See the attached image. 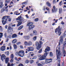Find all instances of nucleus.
<instances>
[{
	"label": "nucleus",
	"mask_w": 66,
	"mask_h": 66,
	"mask_svg": "<svg viewBox=\"0 0 66 66\" xmlns=\"http://www.w3.org/2000/svg\"><path fill=\"white\" fill-rule=\"evenodd\" d=\"M10 0H6L5 1V3L7 4V3H10Z\"/></svg>",
	"instance_id": "a878e982"
},
{
	"label": "nucleus",
	"mask_w": 66,
	"mask_h": 66,
	"mask_svg": "<svg viewBox=\"0 0 66 66\" xmlns=\"http://www.w3.org/2000/svg\"><path fill=\"white\" fill-rule=\"evenodd\" d=\"M45 61L46 64H48L52 62V59H45Z\"/></svg>",
	"instance_id": "9b49d317"
},
{
	"label": "nucleus",
	"mask_w": 66,
	"mask_h": 66,
	"mask_svg": "<svg viewBox=\"0 0 66 66\" xmlns=\"http://www.w3.org/2000/svg\"><path fill=\"white\" fill-rule=\"evenodd\" d=\"M3 6V2H2L1 1H0V7H1V8H2Z\"/></svg>",
	"instance_id": "a211bd4d"
},
{
	"label": "nucleus",
	"mask_w": 66,
	"mask_h": 66,
	"mask_svg": "<svg viewBox=\"0 0 66 66\" xmlns=\"http://www.w3.org/2000/svg\"><path fill=\"white\" fill-rule=\"evenodd\" d=\"M13 1H14V0H12V1H11V2L10 3V5H11L12 3V4H13Z\"/></svg>",
	"instance_id": "3c124183"
},
{
	"label": "nucleus",
	"mask_w": 66,
	"mask_h": 66,
	"mask_svg": "<svg viewBox=\"0 0 66 66\" xmlns=\"http://www.w3.org/2000/svg\"><path fill=\"white\" fill-rule=\"evenodd\" d=\"M19 66H24L23 64H20L19 65Z\"/></svg>",
	"instance_id": "5fc2aeb1"
},
{
	"label": "nucleus",
	"mask_w": 66,
	"mask_h": 66,
	"mask_svg": "<svg viewBox=\"0 0 66 66\" xmlns=\"http://www.w3.org/2000/svg\"><path fill=\"white\" fill-rule=\"evenodd\" d=\"M10 17V16H5L3 17L2 18V23L3 25L7 23V19H9Z\"/></svg>",
	"instance_id": "f03ea898"
},
{
	"label": "nucleus",
	"mask_w": 66,
	"mask_h": 66,
	"mask_svg": "<svg viewBox=\"0 0 66 66\" xmlns=\"http://www.w3.org/2000/svg\"><path fill=\"white\" fill-rule=\"evenodd\" d=\"M38 20L39 19L38 18H36V19H35V21L36 22V21H38Z\"/></svg>",
	"instance_id": "58836bf2"
},
{
	"label": "nucleus",
	"mask_w": 66,
	"mask_h": 66,
	"mask_svg": "<svg viewBox=\"0 0 66 66\" xmlns=\"http://www.w3.org/2000/svg\"><path fill=\"white\" fill-rule=\"evenodd\" d=\"M7 66H11V64H10V63H9L8 64Z\"/></svg>",
	"instance_id": "774afa93"
},
{
	"label": "nucleus",
	"mask_w": 66,
	"mask_h": 66,
	"mask_svg": "<svg viewBox=\"0 0 66 66\" xmlns=\"http://www.w3.org/2000/svg\"><path fill=\"white\" fill-rule=\"evenodd\" d=\"M64 41L63 40V36H61L60 37V39L59 40V46H60L61 45V44H63Z\"/></svg>",
	"instance_id": "9d476101"
},
{
	"label": "nucleus",
	"mask_w": 66,
	"mask_h": 66,
	"mask_svg": "<svg viewBox=\"0 0 66 66\" xmlns=\"http://www.w3.org/2000/svg\"><path fill=\"white\" fill-rule=\"evenodd\" d=\"M32 45V43L31 41H29L28 43V45L29 46H31Z\"/></svg>",
	"instance_id": "393cba45"
},
{
	"label": "nucleus",
	"mask_w": 66,
	"mask_h": 66,
	"mask_svg": "<svg viewBox=\"0 0 66 66\" xmlns=\"http://www.w3.org/2000/svg\"><path fill=\"white\" fill-rule=\"evenodd\" d=\"M33 23L31 22H29L27 24V26L29 27V30H32V29L35 27V26L33 25Z\"/></svg>",
	"instance_id": "423d86ee"
},
{
	"label": "nucleus",
	"mask_w": 66,
	"mask_h": 66,
	"mask_svg": "<svg viewBox=\"0 0 66 66\" xmlns=\"http://www.w3.org/2000/svg\"><path fill=\"white\" fill-rule=\"evenodd\" d=\"M1 51H4L5 50V46H3L0 48Z\"/></svg>",
	"instance_id": "2eb2a0df"
},
{
	"label": "nucleus",
	"mask_w": 66,
	"mask_h": 66,
	"mask_svg": "<svg viewBox=\"0 0 66 66\" xmlns=\"http://www.w3.org/2000/svg\"><path fill=\"white\" fill-rule=\"evenodd\" d=\"M63 10L62 8H60L59 9V14H61L62 13Z\"/></svg>",
	"instance_id": "6ab92c4d"
},
{
	"label": "nucleus",
	"mask_w": 66,
	"mask_h": 66,
	"mask_svg": "<svg viewBox=\"0 0 66 66\" xmlns=\"http://www.w3.org/2000/svg\"><path fill=\"white\" fill-rule=\"evenodd\" d=\"M10 62L11 63H13V59H11Z\"/></svg>",
	"instance_id": "6e6d98bb"
},
{
	"label": "nucleus",
	"mask_w": 66,
	"mask_h": 66,
	"mask_svg": "<svg viewBox=\"0 0 66 66\" xmlns=\"http://www.w3.org/2000/svg\"><path fill=\"white\" fill-rule=\"evenodd\" d=\"M50 47L47 46L46 47V48H45V49L44 52H47V51H50Z\"/></svg>",
	"instance_id": "ddd939ff"
},
{
	"label": "nucleus",
	"mask_w": 66,
	"mask_h": 66,
	"mask_svg": "<svg viewBox=\"0 0 66 66\" xmlns=\"http://www.w3.org/2000/svg\"><path fill=\"white\" fill-rule=\"evenodd\" d=\"M1 59L2 61H4V59L5 60V63L6 64L8 63L9 62V57H7L6 58V56H5V55L4 54L2 55L1 56Z\"/></svg>",
	"instance_id": "7ed1b4c3"
},
{
	"label": "nucleus",
	"mask_w": 66,
	"mask_h": 66,
	"mask_svg": "<svg viewBox=\"0 0 66 66\" xmlns=\"http://www.w3.org/2000/svg\"><path fill=\"white\" fill-rule=\"evenodd\" d=\"M5 54L7 55H9V51H7L6 52H5Z\"/></svg>",
	"instance_id": "c756f323"
},
{
	"label": "nucleus",
	"mask_w": 66,
	"mask_h": 66,
	"mask_svg": "<svg viewBox=\"0 0 66 66\" xmlns=\"http://www.w3.org/2000/svg\"><path fill=\"white\" fill-rule=\"evenodd\" d=\"M13 47L14 49H17V45L16 44H14L13 45Z\"/></svg>",
	"instance_id": "473e14b6"
},
{
	"label": "nucleus",
	"mask_w": 66,
	"mask_h": 66,
	"mask_svg": "<svg viewBox=\"0 0 66 66\" xmlns=\"http://www.w3.org/2000/svg\"><path fill=\"white\" fill-rule=\"evenodd\" d=\"M16 54L17 55H18L20 57H23L24 56V52L23 50L20 51L19 52H16Z\"/></svg>",
	"instance_id": "0eeeda50"
},
{
	"label": "nucleus",
	"mask_w": 66,
	"mask_h": 66,
	"mask_svg": "<svg viewBox=\"0 0 66 66\" xmlns=\"http://www.w3.org/2000/svg\"><path fill=\"white\" fill-rule=\"evenodd\" d=\"M37 39V36H35L33 38V40H34V41L36 40Z\"/></svg>",
	"instance_id": "bb28decb"
},
{
	"label": "nucleus",
	"mask_w": 66,
	"mask_h": 66,
	"mask_svg": "<svg viewBox=\"0 0 66 66\" xmlns=\"http://www.w3.org/2000/svg\"><path fill=\"white\" fill-rule=\"evenodd\" d=\"M29 61L28 60H26L25 61V63H26V64H28L29 63Z\"/></svg>",
	"instance_id": "4c0bfd02"
},
{
	"label": "nucleus",
	"mask_w": 66,
	"mask_h": 66,
	"mask_svg": "<svg viewBox=\"0 0 66 66\" xmlns=\"http://www.w3.org/2000/svg\"><path fill=\"white\" fill-rule=\"evenodd\" d=\"M66 44V40L64 42V43H63V46H65Z\"/></svg>",
	"instance_id": "a18cd8bd"
},
{
	"label": "nucleus",
	"mask_w": 66,
	"mask_h": 66,
	"mask_svg": "<svg viewBox=\"0 0 66 66\" xmlns=\"http://www.w3.org/2000/svg\"><path fill=\"white\" fill-rule=\"evenodd\" d=\"M50 56H53V54L52 52H50Z\"/></svg>",
	"instance_id": "cd10ccee"
},
{
	"label": "nucleus",
	"mask_w": 66,
	"mask_h": 66,
	"mask_svg": "<svg viewBox=\"0 0 66 66\" xmlns=\"http://www.w3.org/2000/svg\"><path fill=\"white\" fill-rule=\"evenodd\" d=\"M3 41H2V42L0 43V45H2L3 44Z\"/></svg>",
	"instance_id": "603ef678"
},
{
	"label": "nucleus",
	"mask_w": 66,
	"mask_h": 66,
	"mask_svg": "<svg viewBox=\"0 0 66 66\" xmlns=\"http://www.w3.org/2000/svg\"><path fill=\"white\" fill-rule=\"evenodd\" d=\"M5 29H7V25H6L5 26Z\"/></svg>",
	"instance_id": "052dcab7"
},
{
	"label": "nucleus",
	"mask_w": 66,
	"mask_h": 66,
	"mask_svg": "<svg viewBox=\"0 0 66 66\" xmlns=\"http://www.w3.org/2000/svg\"><path fill=\"white\" fill-rule=\"evenodd\" d=\"M61 24H64V22H63V21H61Z\"/></svg>",
	"instance_id": "4d7b16f0"
},
{
	"label": "nucleus",
	"mask_w": 66,
	"mask_h": 66,
	"mask_svg": "<svg viewBox=\"0 0 66 66\" xmlns=\"http://www.w3.org/2000/svg\"><path fill=\"white\" fill-rule=\"evenodd\" d=\"M42 49H41L38 52V53H42Z\"/></svg>",
	"instance_id": "c9c22d12"
},
{
	"label": "nucleus",
	"mask_w": 66,
	"mask_h": 66,
	"mask_svg": "<svg viewBox=\"0 0 66 66\" xmlns=\"http://www.w3.org/2000/svg\"><path fill=\"white\" fill-rule=\"evenodd\" d=\"M43 22L45 24L46 23H47V21H43Z\"/></svg>",
	"instance_id": "864d4df0"
},
{
	"label": "nucleus",
	"mask_w": 66,
	"mask_h": 66,
	"mask_svg": "<svg viewBox=\"0 0 66 66\" xmlns=\"http://www.w3.org/2000/svg\"><path fill=\"white\" fill-rule=\"evenodd\" d=\"M47 52H46L44 53L43 55L41 56L39 58V60H40V61H42V60H45L46 58V57H47Z\"/></svg>",
	"instance_id": "6e6552de"
},
{
	"label": "nucleus",
	"mask_w": 66,
	"mask_h": 66,
	"mask_svg": "<svg viewBox=\"0 0 66 66\" xmlns=\"http://www.w3.org/2000/svg\"><path fill=\"white\" fill-rule=\"evenodd\" d=\"M10 57L11 59H13V58H14V55H13V54H12L11 55Z\"/></svg>",
	"instance_id": "f704fd0d"
},
{
	"label": "nucleus",
	"mask_w": 66,
	"mask_h": 66,
	"mask_svg": "<svg viewBox=\"0 0 66 66\" xmlns=\"http://www.w3.org/2000/svg\"><path fill=\"white\" fill-rule=\"evenodd\" d=\"M35 45L36 47V49L37 50H39L40 49V48H42V45L43 44V42L41 41H40L39 42L36 41L35 42Z\"/></svg>",
	"instance_id": "f257e3e1"
},
{
	"label": "nucleus",
	"mask_w": 66,
	"mask_h": 66,
	"mask_svg": "<svg viewBox=\"0 0 66 66\" xmlns=\"http://www.w3.org/2000/svg\"><path fill=\"white\" fill-rule=\"evenodd\" d=\"M0 35H2L3 36V33L2 32H0Z\"/></svg>",
	"instance_id": "69168bd1"
},
{
	"label": "nucleus",
	"mask_w": 66,
	"mask_h": 66,
	"mask_svg": "<svg viewBox=\"0 0 66 66\" xmlns=\"http://www.w3.org/2000/svg\"><path fill=\"white\" fill-rule=\"evenodd\" d=\"M28 51H33L34 48L33 47H29L27 49Z\"/></svg>",
	"instance_id": "4468645a"
},
{
	"label": "nucleus",
	"mask_w": 66,
	"mask_h": 66,
	"mask_svg": "<svg viewBox=\"0 0 66 66\" xmlns=\"http://www.w3.org/2000/svg\"><path fill=\"white\" fill-rule=\"evenodd\" d=\"M34 62V61L33 60H31L30 61V64H32Z\"/></svg>",
	"instance_id": "37998d69"
},
{
	"label": "nucleus",
	"mask_w": 66,
	"mask_h": 66,
	"mask_svg": "<svg viewBox=\"0 0 66 66\" xmlns=\"http://www.w3.org/2000/svg\"><path fill=\"white\" fill-rule=\"evenodd\" d=\"M21 16H20L18 18L16 19V20H19V21H17V22H18V23L17 24V27H19L20 26L22 23V20L21 19Z\"/></svg>",
	"instance_id": "20e7f679"
},
{
	"label": "nucleus",
	"mask_w": 66,
	"mask_h": 66,
	"mask_svg": "<svg viewBox=\"0 0 66 66\" xmlns=\"http://www.w3.org/2000/svg\"><path fill=\"white\" fill-rule=\"evenodd\" d=\"M38 66H43V65L40 63H39L38 64Z\"/></svg>",
	"instance_id": "c03bdc74"
},
{
	"label": "nucleus",
	"mask_w": 66,
	"mask_h": 66,
	"mask_svg": "<svg viewBox=\"0 0 66 66\" xmlns=\"http://www.w3.org/2000/svg\"><path fill=\"white\" fill-rule=\"evenodd\" d=\"M11 66H14V63H12L11 64Z\"/></svg>",
	"instance_id": "0e129e2a"
},
{
	"label": "nucleus",
	"mask_w": 66,
	"mask_h": 66,
	"mask_svg": "<svg viewBox=\"0 0 66 66\" xmlns=\"http://www.w3.org/2000/svg\"><path fill=\"white\" fill-rule=\"evenodd\" d=\"M21 44V43H20V42H19L18 43H16V45H19V44Z\"/></svg>",
	"instance_id": "680f3d73"
},
{
	"label": "nucleus",
	"mask_w": 66,
	"mask_h": 66,
	"mask_svg": "<svg viewBox=\"0 0 66 66\" xmlns=\"http://www.w3.org/2000/svg\"><path fill=\"white\" fill-rule=\"evenodd\" d=\"M8 38L11 39V35H9L8 36Z\"/></svg>",
	"instance_id": "8fccbe9b"
},
{
	"label": "nucleus",
	"mask_w": 66,
	"mask_h": 66,
	"mask_svg": "<svg viewBox=\"0 0 66 66\" xmlns=\"http://www.w3.org/2000/svg\"><path fill=\"white\" fill-rule=\"evenodd\" d=\"M59 5H62V1H61L59 3Z\"/></svg>",
	"instance_id": "de8ad7c7"
},
{
	"label": "nucleus",
	"mask_w": 66,
	"mask_h": 66,
	"mask_svg": "<svg viewBox=\"0 0 66 66\" xmlns=\"http://www.w3.org/2000/svg\"><path fill=\"white\" fill-rule=\"evenodd\" d=\"M24 44H25V46H27L28 45V43L27 41H25L24 42Z\"/></svg>",
	"instance_id": "72a5a7b5"
},
{
	"label": "nucleus",
	"mask_w": 66,
	"mask_h": 66,
	"mask_svg": "<svg viewBox=\"0 0 66 66\" xmlns=\"http://www.w3.org/2000/svg\"><path fill=\"white\" fill-rule=\"evenodd\" d=\"M13 28L11 27V26H9V27H8L7 29V31L8 32H10V30H13Z\"/></svg>",
	"instance_id": "dca6fc26"
},
{
	"label": "nucleus",
	"mask_w": 66,
	"mask_h": 66,
	"mask_svg": "<svg viewBox=\"0 0 66 66\" xmlns=\"http://www.w3.org/2000/svg\"><path fill=\"white\" fill-rule=\"evenodd\" d=\"M20 47L21 49H23V46H20Z\"/></svg>",
	"instance_id": "13d9d810"
},
{
	"label": "nucleus",
	"mask_w": 66,
	"mask_h": 66,
	"mask_svg": "<svg viewBox=\"0 0 66 66\" xmlns=\"http://www.w3.org/2000/svg\"><path fill=\"white\" fill-rule=\"evenodd\" d=\"M57 9L55 8V7L54 5L53 6V9H52L51 11L52 13H55L57 12Z\"/></svg>",
	"instance_id": "f8f14e48"
},
{
	"label": "nucleus",
	"mask_w": 66,
	"mask_h": 66,
	"mask_svg": "<svg viewBox=\"0 0 66 66\" xmlns=\"http://www.w3.org/2000/svg\"><path fill=\"white\" fill-rule=\"evenodd\" d=\"M17 39H15L13 40L12 43V44H15V43L17 42Z\"/></svg>",
	"instance_id": "aec40b11"
},
{
	"label": "nucleus",
	"mask_w": 66,
	"mask_h": 66,
	"mask_svg": "<svg viewBox=\"0 0 66 66\" xmlns=\"http://www.w3.org/2000/svg\"><path fill=\"white\" fill-rule=\"evenodd\" d=\"M4 36H5V37H6V33H5L4 34Z\"/></svg>",
	"instance_id": "338daca9"
},
{
	"label": "nucleus",
	"mask_w": 66,
	"mask_h": 66,
	"mask_svg": "<svg viewBox=\"0 0 66 66\" xmlns=\"http://www.w3.org/2000/svg\"><path fill=\"white\" fill-rule=\"evenodd\" d=\"M62 29V27L60 28V26H59L58 28H57L55 30V33H57V32H58V34L59 35V36H60L62 33V32H61Z\"/></svg>",
	"instance_id": "39448f33"
},
{
	"label": "nucleus",
	"mask_w": 66,
	"mask_h": 66,
	"mask_svg": "<svg viewBox=\"0 0 66 66\" xmlns=\"http://www.w3.org/2000/svg\"><path fill=\"white\" fill-rule=\"evenodd\" d=\"M0 31L1 32H2V31H3V28H2L1 27H1L0 28Z\"/></svg>",
	"instance_id": "a19ab883"
},
{
	"label": "nucleus",
	"mask_w": 66,
	"mask_h": 66,
	"mask_svg": "<svg viewBox=\"0 0 66 66\" xmlns=\"http://www.w3.org/2000/svg\"><path fill=\"white\" fill-rule=\"evenodd\" d=\"M27 4V2L25 1L24 2H23L22 3V4Z\"/></svg>",
	"instance_id": "79ce46f5"
},
{
	"label": "nucleus",
	"mask_w": 66,
	"mask_h": 66,
	"mask_svg": "<svg viewBox=\"0 0 66 66\" xmlns=\"http://www.w3.org/2000/svg\"><path fill=\"white\" fill-rule=\"evenodd\" d=\"M61 60H60L59 61V63L57 64V66H61L60 65V61Z\"/></svg>",
	"instance_id": "e433bc0d"
},
{
	"label": "nucleus",
	"mask_w": 66,
	"mask_h": 66,
	"mask_svg": "<svg viewBox=\"0 0 66 66\" xmlns=\"http://www.w3.org/2000/svg\"><path fill=\"white\" fill-rule=\"evenodd\" d=\"M59 51H58V50L57 49V48L56 49V53H58V52Z\"/></svg>",
	"instance_id": "e2e57ef3"
},
{
	"label": "nucleus",
	"mask_w": 66,
	"mask_h": 66,
	"mask_svg": "<svg viewBox=\"0 0 66 66\" xmlns=\"http://www.w3.org/2000/svg\"><path fill=\"white\" fill-rule=\"evenodd\" d=\"M17 37V35L16 34H14L12 35V38H15Z\"/></svg>",
	"instance_id": "f3484780"
},
{
	"label": "nucleus",
	"mask_w": 66,
	"mask_h": 66,
	"mask_svg": "<svg viewBox=\"0 0 66 66\" xmlns=\"http://www.w3.org/2000/svg\"><path fill=\"white\" fill-rule=\"evenodd\" d=\"M9 7V6H7L6 7H3L4 8V9L5 10L6 9H7V8Z\"/></svg>",
	"instance_id": "ea45409f"
},
{
	"label": "nucleus",
	"mask_w": 66,
	"mask_h": 66,
	"mask_svg": "<svg viewBox=\"0 0 66 66\" xmlns=\"http://www.w3.org/2000/svg\"><path fill=\"white\" fill-rule=\"evenodd\" d=\"M62 54H66V51L65 50H64L62 51Z\"/></svg>",
	"instance_id": "2f4dec72"
},
{
	"label": "nucleus",
	"mask_w": 66,
	"mask_h": 66,
	"mask_svg": "<svg viewBox=\"0 0 66 66\" xmlns=\"http://www.w3.org/2000/svg\"><path fill=\"white\" fill-rule=\"evenodd\" d=\"M14 15H19L20 14V13H19V14L17 13V12L16 11L14 13Z\"/></svg>",
	"instance_id": "c85d7f7f"
},
{
	"label": "nucleus",
	"mask_w": 66,
	"mask_h": 66,
	"mask_svg": "<svg viewBox=\"0 0 66 66\" xmlns=\"http://www.w3.org/2000/svg\"><path fill=\"white\" fill-rule=\"evenodd\" d=\"M53 4H55V3H56V0H53Z\"/></svg>",
	"instance_id": "49530a36"
},
{
	"label": "nucleus",
	"mask_w": 66,
	"mask_h": 66,
	"mask_svg": "<svg viewBox=\"0 0 66 66\" xmlns=\"http://www.w3.org/2000/svg\"><path fill=\"white\" fill-rule=\"evenodd\" d=\"M23 28V26L21 25L20 26L18 29V30H20Z\"/></svg>",
	"instance_id": "b1692460"
},
{
	"label": "nucleus",
	"mask_w": 66,
	"mask_h": 66,
	"mask_svg": "<svg viewBox=\"0 0 66 66\" xmlns=\"http://www.w3.org/2000/svg\"><path fill=\"white\" fill-rule=\"evenodd\" d=\"M5 11V10L4 9V8L3 7V9L1 10V13H3Z\"/></svg>",
	"instance_id": "7c9ffc66"
},
{
	"label": "nucleus",
	"mask_w": 66,
	"mask_h": 66,
	"mask_svg": "<svg viewBox=\"0 0 66 66\" xmlns=\"http://www.w3.org/2000/svg\"><path fill=\"white\" fill-rule=\"evenodd\" d=\"M37 34V31L36 30H34L33 32V34L34 35H36Z\"/></svg>",
	"instance_id": "5701e85b"
},
{
	"label": "nucleus",
	"mask_w": 66,
	"mask_h": 66,
	"mask_svg": "<svg viewBox=\"0 0 66 66\" xmlns=\"http://www.w3.org/2000/svg\"><path fill=\"white\" fill-rule=\"evenodd\" d=\"M46 4L48 6H49L50 7V6H51V4H50V3H49V2H46Z\"/></svg>",
	"instance_id": "4be33fe9"
},
{
	"label": "nucleus",
	"mask_w": 66,
	"mask_h": 66,
	"mask_svg": "<svg viewBox=\"0 0 66 66\" xmlns=\"http://www.w3.org/2000/svg\"><path fill=\"white\" fill-rule=\"evenodd\" d=\"M15 60H16V61H19V60H18V59L17 57H15Z\"/></svg>",
	"instance_id": "bf43d9fd"
},
{
	"label": "nucleus",
	"mask_w": 66,
	"mask_h": 66,
	"mask_svg": "<svg viewBox=\"0 0 66 66\" xmlns=\"http://www.w3.org/2000/svg\"><path fill=\"white\" fill-rule=\"evenodd\" d=\"M57 58V59H59V57H62V52L60 50H58L57 53H56Z\"/></svg>",
	"instance_id": "1a4fd4ad"
},
{
	"label": "nucleus",
	"mask_w": 66,
	"mask_h": 66,
	"mask_svg": "<svg viewBox=\"0 0 66 66\" xmlns=\"http://www.w3.org/2000/svg\"><path fill=\"white\" fill-rule=\"evenodd\" d=\"M45 9H46V6H44L43 7V10L45 11Z\"/></svg>",
	"instance_id": "09e8293b"
},
{
	"label": "nucleus",
	"mask_w": 66,
	"mask_h": 66,
	"mask_svg": "<svg viewBox=\"0 0 66 66\" xmlns=\"http://www.w3.org/2000/svg\"><path fill=\"white\" fill-rule=\"evenodd\" d=\"M24 38L26 39H29L30 38V36H24Z\"/></svg>",
	"instance_id": "412c9836"
}]
</instances>
